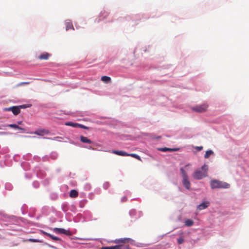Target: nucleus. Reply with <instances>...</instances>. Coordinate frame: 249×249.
Here are the masks:
<instances>
[{
	"label": "nucleus",
	"mask_w": 249,
	"mask_h": 249,
	"mask_svg": "<svg viewBox=\"0 0 249 249\" xmlns=\"http://www.w3.org/2000/svg\"><path fill=\"white\" fill-rule=\"evenodd\" d=\"M184 242V239L183 238L181 237L178 239V244H181Z\"/></svg>",
	"instance_id": "b1692460"
},
{
	"label": "nucleus",
	"mask_w": 249,
	"mask_h": 249,
	"mask_svg": "<svg viewBox=\"0 0 249 249\" xmlns=\"http://www.w3.org/2000/svg\"><path fill=\"white\" fill-rule=\"evenodd\" d=\"M78 196V192L75 190H71L70 193V196L71 198H75Z\"/></svg>",
	"instance_id": "dca6fc26"
},
{
	"label": "nucleus",
	"mask_w": 249,
	"mask_h": 249,
	"mask_svg": "<svg viewBox=\"0 0 249 249\" xmlns=\"http://www.w3.org/2000/svg\"><path fill=\"white\" fill-rule=\"evenodd\" d=\"M65 25H66V30L67 31L69 30L70 29H72L74 30L73 25L71 22L66 21L65 23Z\"/></svg>",
	"instance_id": "f3484780"
},
{
	"label": "nucleus",
	"mask_w": 249,
	"mask_h": 249,
	"mask_svg": "<svg viewBox=\"0 0 249 249\" xmlns=\"http://www.w3.org/2000/svg\"><path fill=\"white\" fill-rule=\"evenodd\" d=\"M208 165L204 164L201 168L196 169L193 174V178L196 179H201L207 176Z\"/></svg>",
	"instance_id": "f257e3e1"
},
{
	"label": "nucleus",
	"mask_w": 249,
	"mask_h": 249,
	"mask_svg": "<svg viewBox=\"0 0 249 249\" xmlns=\"http://www.w3.org/2000/svg\"><path fill=\"white\" fill-rule=\"evenodd\" d=\"M18 107H19V109L20 110L21 108H25L28 107L29 106H28L26 105H23L19 106Z\"/></svg>",
	"instance_id": "393cba45"
},
{
	"label": "nucleus",
	"mask_w": 249,
	"mask_h": 249,
	"mask_svg": "<svg viewBox=\"0 0 249 249\" xmlns=\"http://www.w3.org/2000/svg\"><path fill=\"white\" fill-rule=\"evenodd\" d=\"M58 138H60V137H55L54 138V139H52V138H49L50 139H52V140H57Z\"/></svg>",
	"instance_id": "2f4dec72"
},
{
	"label": "nucleus",
	"mask_w": 249,
	"mask_h": 249,
	"mask_svg": "<svg viewBox=\"0 0 249 249\" xmlns=\"http://www.w3.org/2000/svg\"><path fill=\"white\" fill-rule=\"evenodd\" d=\"M208 202H203L197 206V209L202 210L207 208L208 207Z\"/></svg>",
	"instance_id": "ddd939ff"
},
{
	"label": "nucleus",
	"mask_w": 249,
	"mask_h": 249,
	"mask_svg": "<svg viewBox=\"0 0 249 249\" xmlns=\"http://www.w3.org/2000/svg\"><path fill=\"white\" fill-rule=\"evenodd\" d=\"M111 153L122 156H131L139 160H141L140 157L138 155L136 154H128L124 151L112 150Z\"/></svg>",
	"instance_id": "7ed1b4c3"
},
{
	"label": "nucleus",
	"mask_w": 249,
	"mask_h": 249,
	"mask_svg": "<svg viewBox=\"0 0 249 249\" xmlns=\"http://www.w3.org/2000/svg\"><path fill=\"white\" fill-rule=\"evenodd\" d=\"M18 124H22V121L18 122Z\"/></svg>",
	"instance_id": "473e14b6"
},
{
	"label": "nucleus",
	"mask_w": 249,
	"mask_h": 249,
	"mask_svg": "<svg viewBox=\"0 0 249 249\" xmlns=\"http://www.w3.org/2000/svg\"><path fill=\"white\" fill-rule=\"evenodd\" d=\"M80 141L83 143H87L89 144L92 143V142L90 140L83 136H81L80 137Z\"/></svg>",
	"instance_id": "2eb2a0df"
},
{
	"label": "nucleus",
	"mask_w": 249,
	"mask_h": 249,
	"mask_svg": "<svg viewBox=\"0 0 249 249\" xmlns=\"http://www.w3.org/2000/svg\"><path fill=\"white\" fill-rule=\"evenodd\" d=\"M131 240V239L128 238H120L115 240L113 242L116 244H123L128 243Z\"/></svg>",
	"instance_id": "6e6552de"
},
{
	"label": "nucleus",
	"mask_w": 249,
	"mask_h": 249,
	"mask_svg": "<svg viewBox=\"0 0 249 249\" xmlns=\"http://www.w3.org/2000/svg\"><path fill=\"white\" fill-rule=\"evenodd\" d=\"M182 179H183V185L184 186V187L187 189H189L190 188V182L189 181L188 178V177L184 178H182Z\"/></svg>",
	"instance_id": "1a4fd4ad"
},
{
	"label": "nucleus",
	"mask_w": 249,
	"mask_h": 249,
	"mask_svg": "<svg viewBox=\"0 0 249 249\" xmlns=\"http://www.w3.org/2000/svg\"><path fill=\"white\" fill-rule=\"evenodd\" d=\"M158 150L162 152H174L178 150V148H170L167 147H163V148H159Z\"/></svg>",
	"instance_id": "9d476101"
},
{
	"label": "nucleus",
	"mask_w": 249,
	"mask_h": 249,
	"mask_svg": "<svg viewBox=\"0 0 249 249\" xmlns=\"http://www.w3.org/2000/svg\"><path fill=\"white\" fill-rule=\"evenodd\" d=\"M29 241L31 242H38L39 240L38 239H29Z\"/></svg>",
	"instance_id": "cd10ccee"
},
{
	"label": "nucleus",
	"mask_w": 249,
	"mask_h": 249,
	"mask_svg": "<svg viewBox=\"0 0 249 249\" xmlns=\"http://www.w3.org/2000/svg\"><path fill=\"white\" fill-rule=\"evenodd\" d=\"M1 134H4V132H0Z\"/></svg>",
	"instance_id": "f704fd0d"
},
{
	"label": "nucleus",
	"mask_w": 249,
	"mask_h": 249,
	"mask_svg": "<svg viewBox=\"0 0 249 249\" xmlns=\"http://www.w3.org/2000/svg\"><path fill=\"white\" fill-rule=\"evenodd\" d=\"M30 84V82H21V83H20L18 86H22V85H28V84Z\"/></svg>",
	"instance_id": "bb28decb"
},
{
	"label": "nucleus",
	"mask_w": 249,
	"mask_h": 249,
	"mask_svg": "<svg viewBox=\"0 0 249 249\" xmlns=\"http://www.w3.org/2000/svg\"><path fill=\"white\" fill-rule=\"evenodd\" d=\"M213 152L212 150H208L206 152L205 154L204 155V158L205 159H208L211 155L213 154Z\"/></svg>",
	"instance_id": "aec40b11"
},
{
	"label": "nucleus",
	"mask_w": 249,
	"mask_h": 249,
	"mask_svg": "<svg viewBox=\"0 0 249 249\" xmlns=\"http://www.w3.org/2000/svg\"><path fill=\"white\" fill-rule=\"evenodd\" d=\"M78 127H79L80 128H84V129H88V127H87L83 124H78Z\"/></svg>",
	"instance_id": "a878e982"
},
{
	"label": "nucleus",
	"mask_w": 249,
	"mask_h": 249,
	"mask_svg": "<svg viewBox=\"0 0 249 249\" xmlns=\"http://www.w3.org/2000/svg\"><path fill=\"white\" fill-rule=\"evenodd\" d=\"M49 131L48 129H39L36 131H35L33 133H31V134H35L38 136H42L44 135L48 134L49 133Z\"/></svg>",
	"instance_id": "39448f33"
},
{
	"label": "nucleus",
	"mask_w": 249,
	"mask_h": 249,
	"mask_svg": "<svg viewBox=\"0 0 249 249\" xmlns=\"http://www.w3.org/2000/svg\"><path fill=\"white\" fill-rule=\"evenodd\" d=\"M53 231L56 233H63L66 235H70V231L62 228H55Z\"/></svg>",
	"instance_id": "0eeeda50"
},
{
	"label": "nucleus",
	"mask_w": 249,
	"mask_h": 249,
	"mask_svg": "<svg viewBox=\"0 0 249 249\" xmlns=\"http://www.w3.org/2000/svg\"><path fill=\"white\" fill-rule=\"evenodd\" d=\"M211 187L213 189H219V188H229L230 185L225 182L220 181L216 179H213L210 182Z\"/></svg>",
	"instance_id": "f03ea898"
},
{
	"label": "nucleus",
	"mask_w": 249,
	"mask_h": 249,
	"mask_svg": "<svg viewBox=\"0 0 249 249\" xmlns=\"http://www.w3.org/2000/svg\"><path fill=\"white\" fill-rule=\"evenodd\" d=\"M49 237L54 241H61V239L58 237L53 236L52 234L49 235Z\"/></svg>",
	"instance_id": "5701e85b"
},
{
	"label": "nucleus",
	"mask_w": 249,
	"mask_h": 249,
	"mask_svg": "<svg viewBox=\"0 0 249 249\" xmlns=\"http://www.w3.org/2000/svg\"><path fill=\"white\" fill-rule=\"evenodd\" d=\"M180 170L182 175V178L188 177L187 174L183 168H180Z\"/></svg>",
	"instance_id": "4be33fe9"
},
{
	"label": "nucleus",
	"mask_w": 249,
	"mask_h": 249,
	"mask_svg": "<svg viewBox=\"0 0 249 249\" xmlns=\"http://www.w3.org/2000/svg\"><path fill=\"white\" fill-rule=\"evenodd\" d=\"M209 106L207 104H203L200 105H197L192 108V110L194 111L202 113L207 111Z\"/></svg>",
	"instance_id": "20e7f679"
},
{
	"label": "nucleus",
	"mask_w": 249,
	"mask_h": 249,
	"mask_svg": "<svg viewBox=\"0 0 249 249\" xmlns=\"http://www.w3.org/2000/svg\"><path fill=\"white\" fill-rule=\"evenodd\" d=\"M189 165V164L186 165L185 167H187V166Z\"/></svg>",
	"instance_id": "72a5a7b5"
},
{
	"label": "nucleus",
	"mask_w": 249,
	"mask_h": 249,
	"mask_svg": "<svg viewBox=\"0 0 249 249\" xmlns=\"http://www.w3.org/2000/svg\"><path fill=\"white\" fill-rule=\"evenodd\" d=\"M185 224L187 226H191L194 224V221L191 219H187L185 222Z\"/></svg>",
	"instance_id": "412c9836"
},
{
	"label": "nucleus",
	"mask_w": 249,
	"mask_h": 249,
	"mask_svg": "<svg viewBox=\"0 0 249 249\" xmlns=\"http://www.w3.org/2000/svg\"><path fill=\"white\" fill-rule=\"evenodd\" d=\"M197 151H199L203 149V146H196L195 147Z\"/></svg>",
	"instance_id": "c85d7f7f"
},
{
	"label": "nucleus",
	"mask_w": 249,
	"mask_h": 249,
	"mask_svg": "<svg viewBox=\"0 0 249 249\" xmlns=\"http://www.w3.org/2000/svg\"><path fill=\"white\" fill-rule=\"evenodd\" d=\"M12 109H13L12 112L15 115H18L20 112L19 108L18 106H13Z\"/></svg>",
	"instance_id": "4468645a"
},
{
	"label": "nucleus",
	"mask_w": 249,
	"mask_h": 249,
	"mask_svg": "<svg viewBox=\"0 0 249 249\" xmlns=\"http://www.w3.org/2000/svg\"><path fill=\"white\" fill-rule=\"evenodd\" d=\"M42 233H43L44 235H47V236H48V237H49V235H51V234H50V233H47V232H45V231H42Z\"/></svg>",
	"instance_id": "7c9ffc66"
},
{
	"label": "nucleus",
	"mask_w": 249,
	"mask_h": 249,
	"mask_svg": "<svg viewBox=\"0 0 249 249\" xmlns=\"http://www.w3.org/2000/svg\"><path fill=\"white\" fill-rule=\"evenodd\" d=\"M7 126L10 127H11V128H13L21 130H22V131L23 132H24L26 131L25 129H24L23 128H22V127H20V126H19L18 125H17L16 124H8Z\"/></svg>",
	"instance_id": "f8f14e48"
},
{
	"label": "nucleus",
	"mask_w": 249,
	"mask_h": 249,
	"mask_svg": "<svg viewBox=\"0 0 249 249\" xmlns=\"http://www.w3.org/2000/svg\"><path fill=\"white\" fill-rule=\"evenodd\" d=\"M65 125L68 126H71L73 127H77L78 126V124L77 123H73L71 122H68L65 123Z\"/></svg>",
	"instance_id": "6ab92c4d"
},
{
	"label": "nucleus",
	"mask_w": 249,
	"mask_h": 249,
	"mask_svg": "<svg viewBox=\"0 0 249 249\" xmlns=\"http://www.w3.org/2000/svg\"><path fill=\"white\" fill-rule=\"evenodd\" d=\"M101 80L106 83H109L111 81L110 77L107 76H103L101 77Z\"/></svg>",
	"instance_id": "a211bd4d"
},
{
	"label": "nucleus",
	"mask_w": 249,
	"mask_h": 249,
	"mask_svg": "<svg viewBox=\"0 0 249 249\" xmlns=\"http://www.w3.org/2000/svg\"><path fill=\"white\" fill-rule=\"evenodd\" d=\"M12 107H11L8 108H5L3 110L4 111H12Z\"/></svg>",
	"instance_id": "c756f323"
},
{
	"label": "nucleus",
	"mask_w": 249,
	"mask_h": 249,
	"mask_svg": "<svg viewBox=\"0 0 249 249\" xmlns=\"http://www.w3.org/2000/svg\"><path fill=\"white\" fill-rule=\"evenodd\" d=\"M50 56V54L49 53H43L40 54L38 56V58L40 60H42V59L47 60V59H48Z\"/></svg>",
	"instance_id": "9b49d317"
},
{
	"label": "nucleus",
	"mask_w": 249,
	"mask_h": 249,
	"mask_svg": "<svg viewBox=\"0 0 249 249\" xmlns=\"http://www.w3.org/2000/svg\"><path fill=\"white\" fill-rule=\"evenodd\" d=\"M126 247L123 244H120L114 246L104 247L102 249H125Z\"/></svg>",
	"instance_id": "423d86ee"
}]
</instances>
